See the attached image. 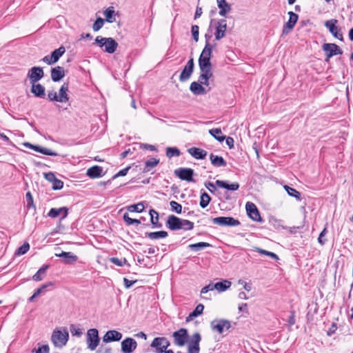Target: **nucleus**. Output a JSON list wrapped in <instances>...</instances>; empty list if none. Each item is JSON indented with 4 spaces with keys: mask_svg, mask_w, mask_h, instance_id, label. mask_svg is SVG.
<instances>
[{
    "mask_svg": "<svg viewBox=\"0 0 353 353\" xmlns=\"http://www.w3.org/2000/svg\"><path fill=\"white\" fill-rule=\"evenodd\" d=\"M214 46L210 43H205L199 58V70L212 69L211 57Z\"/></svg>",
    "mask_w": 353,
    "mask_h": 353,
    "instance_id": "1",
    "label": "nucleus"
},
{
    "mask_svg": "<svg viewBox=\"0 0 353 353\" xmlns=\"http://www.w3.org/2000/svg\"><path fill=\"white\" fill-rule=\"evenodd\" d=\"M69 339V333L66 328H56L54 330L51 341L55 347H62L66 345Z\"/></svg>",
    "mask_w": 353,
    "mask_h": 353,
    "instance_id": "2",
    "label": "nucleus"
},
{
    "mask_svg": "<svg viewBox=\"0 0 353 353\" xmlns=\"http://www.w3.org/2000/svg\"><path fill=\"white\" fill-rule=\"evenodd\" d=\"M93 44H97L101 48H104L103 51L109 54L114 53L118 47V43L113 38L101 36L96 37Z\"/></svg>",
    "mask_w": 353,
    "mask_h": 353,
    "instance_id": "3",
    "label": "nucleus"
},
{
    "mask_svg": "<svg viewBox=\"0 0 353 353\" xmlns=\"http://www.w3.org/2000/svg\"><path fill=\"white\" fill-rule=\"evenodd\" d=\"M100 342L99 331L96 328H91L86 333V343L88 348L92 351L96 350Z\"/></svg>",
    "mask_w": 353,
    "mask_h": 353,
    "instance_id": "4",
    "label": "nucleus"
},
{
    "mask_svg": "<svg viewBox=\"0 0 353 353\" xmlns=\"http://www.w3.org/2000/svg\"><path fill=\"white\" fill-rule=\"evenodd\" d=\"M172 337L174 339V344L179 347H183L186 343L188 344L189 341V335L188 330L185 328H181L177 331L172 333Z\"/></svg>",
    "mask_w": 353,
    "mask_h": 353,
    "instance_id": "5",
    "label": "nucleus"
},
{
    "mask_svg": "<svg viewBox=\"0 0 353 353\" xmlns=\"http://www.w3.org/2000/svg\"><path fill=\"white\" fill-rule=\"evenodd\" d=\"M170 345V343L165 337H156L150 344V347L155 349L156 353H163Z\"/></svg>",
    "mask_w": 353,
    "mask_h": 353,
    "instance_id": "6",
    "label": "nucleus"
},
{
    "mask_svg": "<svg viewBox=\"0 0 353 353\" xmlns=\"http://www.w3.org/2000/svg\"><path fill=\"white\" fill-rule=\"evenodd\" d=\"M210 327L213 331L222 334L224 331H227L231 327V323L225 319H216L211 322Z\"/></svg>",
    "mask_w": 353,
    "mask_h": 353,
    "instance_id": "7",
    "label": "nucleus"
},
{
    "mask_svg": "<svg viewBox=\"0 0 353 353\" xmlns=\"http://www.w3.org/2000/svg\"><path fill=\"white\" fill-rule=\"evenodd\" d=\"M322 49L325 52L326 61H328L329 59L334 55L343 54V51L340 47L335 43H324L322 46Z\"/></svg>",
    "mask_w": 353,
    "mask_h": 353,
    "instance_id": "8",
    "label": "nucleus"
},
{
    "mask_svg": "<svg viewBox=\"0 0 353 353\" xmlns=\"http://www.w3.org/2000/svg\"><path fill=\"white\" fill-rule=\"evenodd\" d=\"M212 221L214 224L221 226H238L241 224L239 220L230 216H219L212 218Z\"/></svg>",
    "mask_w": 353,
    "mask_h": 353,
    "instance_id": "9",
    "label": "nucleus"
},
{
    "mask_svg": "<svg viewBox=\"0 0 353 353\" xmlns=\"http://www.w3.org/2000/svg\"><path fill=\"white\" fill-rule=\"evenodd\" d=\"M174 174L181 180L188 182L194 181L193 179L194 170L191 168H178L174 170Z\"/></svg>",
    "mask_w": 353,
    "mask_h": 353,
    "instance_id": "10",
    "label": "nucleus"
},
{
    "mask_svg": "<svg viewBox=\"0 0 353 353\" xmlns=\"http://www.w3.org/2000/svg\"><path fill=\"white\" fill-rule=\"evenodd\" d=\"M338 23L336 19L327 20L324 23V26L329 30L330 32L336 39L343 41V34L339 32L340 29L336 26Z\"/></svg>",
    "mask_w": 353,
    "mask_h": 353,
    "instance_id": "11",
    "label": "nucleus"
},
{
    "mask_svg": "<svg viewBox=\"0 0 353 353\" xmlns=\"http://www.w3.org/2000/svg\"><path fill=\"white\" fill-rule=\"evenodd\" d=\"M245 209L248 216L254 221L262 222L263 220L260 216L259 212L255 205L252 202H247Z\"/></svg>",
    "mask_w": 353,
    "mask_h": 353,
    "instance_id": "12",
    "label": "nucleus"
},
{
    "mask_svg": "<svg viewBox=\"0 0 353 353\" xmlns=\"http://www.w3.org/2000/svg\"><path fill=\"white\" fill-rule=\"evenodd\" d=\"M43 76V70L40 67H32L28 72V77L30 79V83H37Z\"/></svg>",
    "mask_w": 353,
    "mask_h": 353,
    "instance_id": "13",
    "label": "nucleus"
},
{
    "mask_svg": "<svg viewBox=\"0 0 353 353\" xmlns=\"http://www.w3.org/2000/svg\"><path fill=\"white\" fill-rule=\"evenodd\" d=\"M289 14V20L283 26L282 35L288 34L294 27L296 23L299 16L294 12L290 11L288 12Z\"/></svg>",
    "mask_w": 353,
    "mask_h": 353,
    "instance_id": "14",
    "label": "nucleus"
},
{
    "mask_svg": "<svg viewBox=\"0 0 353 353\" xmlns=\"http://www.w3.org/2000/svg\"><path fill=\"white\" fill-rule=\"evenodd\" d=\"M227 30V21L225 19H219L216 23V32L214 33L216 40H220L225 36Z\"/></svg>",
    "mask_w": 353,
    "mask_h": 353,
    "instance_id": "15",
    "label": "nucleus"
},
{
    "mask_svg": "<svg viewBox=\"0 0 353 353\" xmlns=\"http://www.w3.org/2000/svg\"><path fill=\"white\" fill-rule=\"evenodd\" d=\"M121 345L123 353H132L137 347V341L130 337L125 339Z\"/></svg>",
    "mask_w": 353,
    "mask_h": 353,
    "instance_id": "16",
    "label": "nucleus"
},
{
    "mask_svg": "<svg viewBox=\"0 0 353 353\" xmlns=\"http://www.w3.org/2000/svg\"><path fill=\"white\" fill-rule=\"evenodd\" d=\"M55 256L63 258V262L65 264H73L78 260L77 256L70 252L61 251L60 253H55Z\"/></svg>",
    "mask_w": 353,
    "mask_h": 353,
    "instance_id": "17",
    "label": "nucleus"
},
{
    "mask_svg": "<svg viewBox=\"0 0 353 353\" xmlns=\"http://www.w3.org/2000/svg\"><path fill=\"white\" fill-rule=\"evenodd\" d=\"M181 219L174 216L170 215L166 221V226L171 230H181Z\"/></svg>",
    "mask_w": 353,
    "mask_h": 353,
    "instance_id": "18",
    "label": "nucleus"
},
{
    "mask_svg": "<svg viewBox=\"0 0 353 353\" xmlns=\"http://www.w3.org/2000/svg\"><path fill=\"white\" fill-rule=\"evenodd\" d=\"M122 338V334L117 330L108 331L103 337V341L110 343L112 341H119Z\"/></svg>",
    "mask_w": 353,
    "mask_h": 353,
    "instance_id": "19",
    "label": "nucleus"
},
{
    "mask_svg": "<svg viewBox=\"0 0 353 353\" xmlns=\"http://www.w3.org/2000/svg\"><path fill=\"white\" fill-rule=\"evenodd\" d=\"M200 71L201 74L199 77V81L201 83L202 85H204L209 86V80L213 76L212 69L200 70Z\"/></svg>",
    "mask_w": 353,
    "mask_h": 353,
    "instance_id": "20",
    "label": "nucleus"
},
{
    "mask_svg": "<svg viewBox=\"0 0 353 353\" xmlns=\"http://www.w3.org/2000/svg\"><path fill=\"white\" fill-rule=\"evenodd\" d=\"M68 214V209L66 207H62L59 208H51L48 213V216L51 218H57L59 215L62 214L61 219L67 217Z\"/></svg>",
    "mask_w": 353,
    "mask_h": 353,
    "instance_id": "21",
    "label": "nucleus"
},
{
    "mask_svg": "<svg viewBox=\"0 0 353 353\" xmlns=\"http://www.w3.org/2000/svg\"><path fill=\"white\" fill-rule=\"evenodd\" d=\"M210 88L207 90L201 83L198 81H193L190 86V90L195 95H201L207 93L208 91L210 90Z\"/></svg>",
    "mask_w": 353,
    "mask_h": 353,
    "instance_id": "22",
    "label": "nucleus"
},
{
    "mask_svg": "<svg viewBox=\"0 0 353 353\" xmlns=\"http://www.w3.org/2000/svg\"><path fill=\"white\" fill-rule=\"evenodd\" d=\"M217 6L219 9V14L221 17H225L232 10L231 5L226 0H216Z\"/></svg>",
    "mask_w": 353,
    "mask_h": 353,
    "instance_id": "23",
    "label": "nucleus"
},
{
    "mask_svg": "<svg viewBox=\"0 0 353 353\" xmlns=\"http://www.w3.org/2000/svg\"><path fill=\"white\" fill-rule=\"evenodd\" d=\"M31 84V92L37 97L44 98L46 96L45 87L40 83H33Z\"/></svg>",
    "mask_w": 353,
    "mask_h": 353,
    "instance_id": "24",
    "label": "nucleus"
},
{
    "mask_svg": "<svg viewBox=\"0 0 353 353\" xmlns=\"http://www.w3.org/2000/svg\"><path fill=\"white\" fill-rule=\"evenodd\" d=\"M188 153L196 159H203L207 156V152L201 148L192 147L188 150Z\"/></svg>",
    "mask_w": 353,
    "mask_h": 353,
    "instance_id": "25",
    "label": "nucleus"
},
{
    "mask_svg": "<svg viewBox=\"0 0 353 353\" xmlns=\"http://www.w3.org/2000/svg\"><path fill=\"white\" fill-rule=\"evenodd\" d=\"M64 76L65 72L62 67L57 66L51 69V78L53 81H59Z\"/></svg>",
    "mask_w": 353,
    "mask_h": 353,
    "instance_id": "26",
    "label": "nucleus"
},
{
    "mask_svg": "<svg viewBox=\"0 0 353 353\" xmlns=\"http://www.w3.org/2000/svg\"><path fill=\"white\" fill-rule=\"evenodd\" d=\"M103 168L99 165H94L87 170V175L91 179H95L102 176L103 174Z\"/></svg>",
    "mask_w": 353,
    "mask_h": 353,
    "instance_id": "27",
    "label": "nucleus"
},
{
    "mask_svg": "<svg viewBox=\"0 0 353 353\" xmlns=\"http://www.w3.org/2000/svg\"><path fill=\"white\" fill-rule=\"evenodd\" d=\"M68 91V83H64L59 89L58 98L59 102L65 103L68 101L69 97L67 94Z\"/></svg>",
    "mask_w": 353,
    "mask_h": 353,
    "instance_id": "28",
    "label": "nucleus"
},
{
    "mask_svg": "<svg viewBox=\"0 0 353 353\" xmlns=\"http://www.w3.org/2000/svg\"><path fill=\"white\" fill-rule=\"evenodd\" d=\"M168 233L166 231H157V232H147L145 233V236L151 240H156L161 238H166Z\"/></svg>",
    "mask_w": 353,
    "mask_h": 353,
    "instance_id": "29",
    "label": "nucleus"
},
{
    "mask_svg": "<svg viewBox=\"0 0 353 353\" xmlns=\"http://www.w3.org/2000/svg\"><path fill=\"white\" fill-rule=\"evenodd\" d=\"M50 265L46 264L43 265L32 276V279L35 281H40L44 279L46 275V270L49 268Z\"/></svg>",
    "mask_w": 353,
    "mask_h": 353,
    "instance_id": "30",
    "label": "nucleus"
},
{
    "mask_svg": "<svg viewBox=\"0 0 353 353\" xmlns=\"http://www.w3.org/2000/svg\"><path fill=\"white\" fill-rule=\"evenodd\" d=\"M210 159L212 164L215 167H224L227 163L222 157L214 155L211 154L210 155Z\"/></svg>",
    "mask_w": 353,
    "mask_h": 353,
    "instance_id": "31",
    "label": "nucleus"
},
{
    "mask_svg": "<svg viewBox=\"0 0 353 353\" xmlns=\"http://www.w3.org/2000/svg\"><path fill=\"white\" fill-rule=\"evenodd\" d=\"M215 185L219 188H225L228 190L231 191H235L239 188V184L237 182H234L231 184H229V186H226L225 185V181L216 180L215 182Z\"/></svg>",
    "mask_w": 353,
    "mask_h": 353,
    "instance_id": "32",
    "label": "nucleus"
},
{
    "mask_svg": "<svg viewBox=\"0 0 353 353\" xmlns=\"http://www.w3.org/2000/svg\"><path fill=\"white\" fill-rule=\"evenodd\" d=\"M204 310V305L201 303L197 305L196 308L186 317V322H190L194 319V318L201 315Z\"/></svg>",
    "mask_w": 353,
    "mask_h": 353,
    "instance_id": "33",
    "label": "nucleus"
},
{
    "mask_svg": "<svg viewBox=\"0 0 353 353\" xmlns=\"http://www.w3.org/2000/svg\"><path fill=\"white\" fill-rule=\"evenodd\" d=\"M150 216V222L153 225V228H160L162 227V224L159 222V213L154 209H151L149 212Z\"/></svg>",
    "mask_w": 353,
    "mask_h": 353,
    "instance_id": "34",
    "label": "nucleus"
},
{
    "mask_svg": "<svg viewBox=\"0 0 353 353\" xmlns=\"http://www.w3.org/2000/svg\"><path fill=\"white\" fill-rule=\"evenodd\" d=\"M193 71L194 70L192 69L188 68L185 65L179 76V81L181 82H185L188 81L192 76Z\"/></svg>",
    "mask_w": 353,
    "mask_h": 353,
    "instance_id": "35",
    "label": "nucleus"
},
{
    "mask_svg": "<svg viewBox=\"0 0 353 353\" xmlns=\"http://www.w3.org/2000/svg\"><path fill=\"white\" fill-rule=\"evenodd\" d=\"M159 163V160L156 158H150L145 162V168H143V172H149L152 168L157 166Z\"/></svg>",
    "mask_w": 353,
    "mask_h": 353,
    "instance_id": "36",
    "label": "nucleus"
},
{
    "mask_svg": "<svg viewBox=\"0 0 353 353\" xmlns=\"http://www.w3.org/2000/svg\"><path fill=\"white\" fill-rule=\"evenodd\" d=\"M65 52V49L63 46L59 47L51 53V59H52L54 63H57Z\"/></svg>",
    "mask_w": 353,
    "mask_h": 353,
    "instance_id": "37",
    "label": "nucleus"
},
{
    "mask_svg": "<svg viewBox=\"0 0 353 353\" xmlns=\"http://www.w3.org/2000/svg\"><path fill=\"white\" fill-rule=\"evenodd\" d=\"M209 133L218 141L222 142L225 140V137L222 135V132L220 128H212L209 130Z\"/></svg>",
    "mask_w": 353,
    "mask_h": 353,
    "instance_id": "38",
    "label": "nucleus"
},
{
    "mask_svg": "<svg viewBox=\"0 0 353 353\" xmlns=\"http://www.w3.org/2000/svg\"><path fill=\"white\" fill-rule=\"evenodd\" d=\"M231 285V282L227 280H224L223 281L218 282L214 284L213 288H215L216 290L219 292H224L227 289H228Z\"/></svg>",
    "mask_w": 353,
    "mask_h": 353,
    "instance_id": "39",
    "label": "nucleus"
},
{
    "mask_svg": "<svg viewBox=\"0 0 353 353\" xmlns=\"http://www.w3.org/2000/svg\"><path fill=\"white\" fill-rule=\"evenodd\" d=\"M103 14L105 17V20L108 23H113L115 21L114 15V8L112 6L108 7L103 12Z\"/></svg>",
    "mask_w": 353,
    "mask_h": 353,
    "instance_id": "40",
    "label": "nucleus"
},
{
    "mask_svg": "<svg viewBox=\"0 0 353 353\" xmlns=\"http://www.w3.org/2000/svg\"><path fill=\"white\" fill-rule=\"evenodd\" d=\"M284 189L286 190L287 193L290 196L294 197L298 201L301 200V193L296 189L291 188L288 185H285Z\"/></svg>",
    "mask_w": 353,
    "mask_h": 353,
    "instance_id": "41",
    "label": "nucleus"
},
{
    "mask_svg": "<svg viewBox=\"0 0 353 353\" xmlns=\"http://www.w3.org/2000/svg\"><path fill=\"white\" fill-rule=\"evenodd\" d=\"M212 246L210 243L205 242H199L194 244H190L189 248L194 252H198L203 248Z\"/></svg>",
    "mask_w": 353,
    "mask_h": 353,
    "instance_id": "42",
    "label": "nucleus"
},
{
    "mask_svg": "<svg viewBox=\"0 0 353 353\" xmlns=\"http://www.w3.org/2000/svg\"><path fill=\"white\" fill-rule=\"evenodd\" d=\"M211 201V197L208 193L203 192L201 195V199L199 205L202 208H206Z\"/></svg>",
    "mask_w": 353,
    "mask_h": 353,
    "instance_id": "43",
    "label": "nucleus"
},
{
    "mask_svg": "<svg viewBox=\"0 0 353 353\" xmlns=\"http://www.w3.org/2000/svg\"><path fill=\"white\" fill-rule=\"evenodd\" d=\"M128 210L130 212H141L144 210V205L142 202L128 206Z\"/></svg>",
    "mask_w": 353,
    "mask_h": 353,
    "instance_id": "44",
    "label": "nucleus"
},
{
    "mask_svg": "<svg viewBox=\"0 0 353 353\" xmlns=\"http://www.w3.org/2000/svg\"><path fill=\"white\" fill-rule=\"evenodd\" d=\"M109 261L112 263L113 264L117 265V266H119V267H122L124 265H128V266H130V264L128 263L127 262V260L125 258H123V259H119L117 257H111L109 259Z\"/></svg>",
    "mask_w": 353,
    "mask_h": 353,
    "instance_id": "45",
    "label": "nucleus"
},
{
    "mask_svg": "<svg viewBox=\"0 0 353 353\" xmlns=\"http://www.w3.org/2000/svg\"><path fill=\"white\" fill-rule=\"evenodd\" d=\"M180 154V150L177 148L168 147L166 148V156L168 158L179 157Z\"/></svg>",
    "mask_w": 353,
    "mask_h": 353,
    "instance_id": "46",
    "label": "nucleus"
},
{
    "mask_svg": "<svg viewBox=\"0 0 353 353\" xmlns=\"http://www.w3.org/2000/svg\"><path fill=\"white\" fill-rule=\"evenodd\" d=\"M181 230L185 231L191 230L194 228V223L186 219H181Z\"/></svg>",
    "mask_w": 353,
    "mask_h": 353,
    "instance_id": "47",
    "label": "nucleus"
},
{
    "mask_svg": "<svg viewBox=\"0 0 353 353\" xmlns=\"http://www.w3.org/2000/svg\"><path fill=\"white\" fill-rule=\"evenodd\" d=\"M30 249V245L28 243L25 242L21 246H20L16 251L15 255H22L26 254Z\"/></svg>",
    "mask_w": 353,
    "mask_h": 353,
    "instance_id": "48",
    "label": "nucleus"
},
{
    "mask_svg": "<svg viewBox=\"0 0 353 353\" xmlns=\"http://www.w3.org/2000/svg\"><path fill=\"white\" fill-rule=\"evenodd\" d=\"M255 250L261 254L268 256L275 260L279 259V256L274 252L267 251L259 248H255Z\"/></svg>",
    "mask_w": 353,
    "mask_h": 353,
    "instance_id": "49",
    "label": "nucleus"
},
{
    "mask_svg": "<svg viewBox=\"0 0 353 353\" xmlns=\"http://www.w3.org/2000/svg\"><path fill=\"white\" fill-rule=\"evenodd\" d=\"M123 220L126 223L127 225H130L132 224L139 225L141 223V221L137 219H132L129 216L128 213H125L123 214Z\"/></svg>",
    "mask_w": 353,
    "mask_h": 353,
    "instance_id": "50",
    "label": "nucleus"
},
{
    "mask_svg": "<svg viewBox=\"0 0 353 353\" xmlns=\"http://www.w3.org/2000/svg\"><path fill=\"white\" fill-rule=\"evenodd\" d=\"M171 210L175 212L177 214H181L182 212V205L176 201H172L170 203Z\"/></svg>",
    "mask_w": 353,
    "mask_h": 353,
    "instance_id": "51",
    "label": "nucleus"
},
{
    "mask_svg": "<svg viewBox=\"0 0 353 353\" xmlns=\"http://www.w3.org/2000/svg\"><path fill=\"white\" fill-rule=\"evenodd\" d=\"M103 24L104 20L101 17L97 18L92 26L93 30L95 32L99 31L103 27Z\"/></svg>",
    "mask_w": 353,
    "mask_h": 353,
    "instance_id": "52",
    "label": "nucleus"
},
{
    "mask_svg": "<svg viewBox=\"0 0 353 353\" xmlns=\"http://www.w3.org/2000/svg\"><path fill=\"white\" fill-rule=\"evenodd\" d=\"M52 285L53 283L52 282L44 283L40 288H37L34 293L38 296L43 293L48 287L52 286Z\"/></svg>",
    "mask_w": 353,
    "mask_h": 353,
    "instance_id": "53",
    "label": "nucleus"
},
{
    "mask_svg": "<svg viewBox=\"0 0 353 353\" xmlns=\"http://www.w3.org/2000/svg\"><path fill=\"white\" fill-rule=\"evenodd\" d=\"M192 34L193 37V39L197 42L199 40V28L197 25H193L191 28Z\"/></svg>",
    "mask_w": 353,
    "mask_h": 353,
    "instance_id": "54",
    "label": "nucleus"
},
{
    "mask_svg": "<svg viewBox=\"0 0 353 353\" xmlns=\"http://www.w3.org/2000/svg\"><path fill=\"white\" fill-rule=\"evenodd\" d=\"M26 200H27V208H35L33 201V197L30 192H28L26 194Z\"/></svg>",
    "mask_w": 353,
    "mask_h": 353,
    "instance_id": "55",
    "label": "nucleus"
},
{
    "mask_svg": "<svg viewBox=\"0 0 353 353\" xmlns=\"http://www.w3.org/2000/svg\"><path fill=\"white\" fill-rule=\"evenodd\" d=\"M70 332L72 335L77 336L78 337L81 336L83 334L81 330L79 327H77L74 325H70Z\"/></svg>",
    "mask_w": 353,
    "mask_h": 353,
    "instance_id": "56",
    "label": "nucleus"
},
{
    "mask_svg": "<svg viewBox=\"0 0 353 353\" xmlns=\"http://www.w3.org/2000/svg\"><path fill=\"white\" fill-rule=\"evenodd\" d=\"M52 183L53 190H61L63 188V182L57 178Z\"/></svg>",
    "mask_w": 353,
    "mask_h": 353,
    "instance_id": "57",
    "label": "nucleus"
},
{
    "mask_svg": "<svg viewBox=\"0 0 353 353\" xmlns=\"http://www.w3.org/2000/svg\"><path fill=\"white\" fill-rule=\"evenodd\" d=\"M40 153L48 155V156H52V157H56L58 156V154L55 152L52 151L50 149L43 148L40 150Z\"/></svg>",
    "mask_w": 353,
    "mask_h": 353,
    "instance_id": "58",
    "label": "nucleus"
},
{
    "mask_svg": "<svg viewBox=\"0 0 353 353\" xmlns=\"http://www.w3.org/2000/svg\"><path fill=\"white\" fill-rule=\"evenodd\" d=\"M130 169V166H128L125 168L120 170L119 172H118L116 174H114L112 176V179H116V178H117L119 176H125Z\"/></svg>",
    "mask_w": 353,
    "mask_h": 353,
    "instance_id": "59",
    "label": "nucleus"
},
{
    "mask_svg": "<svg viewBox=\"0 0 353 353\" xmlns=\"http://www.w3.org/2000/svg\"><path fill=\"white\" fill-rule=\"evenodd\" d=\"M48 99L51 101H58L59 102V98L58 94L54 91H50L48 94Z\"/></svg>",
    "mask_w": 353,
    "mask_h": 353,
    "instance_id": "60",
    "label": "nucleus"
},
{
    "mask_svg": "<svg viewBox=\"0 0 353 353\" xmlns=\"http://www.w3.org/2000/svg\"><path fill=\"white\" fill-rule=\"evenodd\" d=\"M326 233H327V229L324 228L323 230V231L319 234V236L318 238V242L321 245H324L326 241V239H323V236L326 234Z\"/></svg>",
    "mask_w": 353,
    "mask_h": 353,
    "instance_id": "61",
    "label": "nucleus"
},
{
    "mask_svg": "<svg viewBox=\"0 0 353 353\" xmlns=\"http://www.w3.org/2000/svg\"><path fill=\"white\" fill-rule=\"evenodd\" d=\"M44 177H45V179L47 181H50L51 183H52L57 179V177L54 175V174L53 172H49L48 173H45L44 174Z\"/></svg>",
    "mask_w": 353,
    "mask_h": 353,
    "instance_id": "62",
    "label": "nucleus"
},
{
    "mask_svg": "<svg viewBox=\"0 0 353 353\" xmlns=\"http://www.w3.org/2000/svg\"><path fill=\"white\" fill-rule=\"evenodd\" d=\"M337 330V325L336 323H333L331 326L330 327V328L328 329V330L327 331V336H332V334H334L336 331Z\"/></svg>",
    "mask_w": 353,
    "mask_h": 353,
    "instance_id": "63",
    "label": "nucleus"
},
{
    "mask_svg": "<svg viewBox=\"0 0 353 353\" xmlns=\"http://www.w3.org/2000/svg\"><path fill=\"white\" fill-rule=\"evenodd\" d=\"M37 353H49V347L47 345H43L39 347L37 350Z\"/></svg>",
    "mask_w": 353,
    "mask_h": 353,
    "instance_id": "64",
    "label": "nucleus"
}]
</instances>
